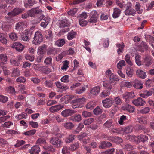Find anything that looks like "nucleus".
I'll list each match as a JSON object with an SVG mask.
<instances>
[{
    "label": "nucleus",
    "instance_id": "obj_40",
    "mask_svg": "<svg viewBox=\"0 0 154 154\" xmlns=\"http://www.w3.org/2000/svg\"><path fill=\"white\" fill-rule=\"evenodd\" d=\"M112 83L111 82L105 81L103 82V87L106 88L108 89V90H110L112 88Z\"/></svg>",
    "mask_w": 154,
    "mask_h": 154
},
{
    "label": "nucleus",
    "instance_id": "obj_4",
    "mask_svg": "<svg viewBox=\"0 0 154 154\" xmlns=\"http://www.w3.org/2000/svg\"><path fill=\"white\" fill-rule=\"evenodd\" d=\"M42 36L40 32L38 31L35 34L33 43L35 45L40 44L43 41Z\"/></svg>",
    "mask_w": 154,
    "mask_h": 154
},
{
    "label": "nucleus",
    "instance_id": "obj_20",
    "mask_svg": "<svg viewBox=\"0 0 154 154\" xmlns=\"http://www.w3.org/2000/svg\"><path fill=\"white\" fill-rule=\"evenodd\" d=\"M152 92L151 90H146L143 92V93L140 94V96L144 98H146L148 97L151 96Z\"/></svg>",
    "mask_w": 154,
    "mask_h": 154
},
{
    "label": "nucleus",
    "instance_id": "obj_50",
    "mask_svg": "<svg viewBox=\"0 0 154 154\" xmlns=\"http://www.w3.org/2000/svg\"><path fill=\"white\" fill-rule=\"evenodd\" d=\"M7 5H0V13L6 14H7L6 9Z\"/></svg>",
    "mask_w": 154,
    "mask_h": 154
},
{
    "label": "nucleus",
    "instance_id": "obj_13",
    "mask_svg": "<svg viewBox=\"0 0 154 154\" xmlns=\"http://www.w3.org/2000/svg\"><path fill=\"white\" fill-rule=\"evenodd\" d=\"M135 139H137L136 143H138L140 142L143 143L146 142L148 140V138L147 136L141 134L137 136Z\"/></svg>",
    "mask_w": 154,
    "mask_h": 154
},
{
    "label": "nucleus",
    "instance_id": "obj_27",
    "mask_svg": "<svg viewBox=\"0 0 154 154\" xmlns=\"http://www.w3.org/2000/svg\"><path fill=\"white\" fill-rule=\"evenodd\" d=\"M35 3V0H28L24 2V6L26 8H29L32 6Z\"/></svg>",
    "mask_w": 154,
    "mask_h": 154
},
{
    "label": "nucleus",
    "instance_id": "obj_41",
    "mask_svg": "<svg viewBox=\"0 0 154 154\" xmlns=\"http://www.w3.org/2000/svg\"><path fill=\"white\" fill-rule=\"evenodd\" d=\"M140 59V56L138 54H136L135 56V62L136 64L139 66H140L141 65Z\"/></svg>",
    "mask_w": 154,
    "mask_h": 154
},
{
    "label": "nucleus",
    "instance_id": "obj_35",
    "mask_svg": "<svg viewBox=\"0 0 154 154\" xmlns=\"http://www.w3.org/2000/svg\"><path fill=\"white\" fill-rule=\"evenodd\" d=\"M20 72L18 68H14L12 69L11 73L12 77L18 76L20 75Z\"/></svg>",
    "mask_w": 154,
    "mask_h": 154
},
{
    "label": "nucleus",
    "instance_id": "obj_59",
    "mask_svg": "<svg viewBox=\"0 0 154 154\" xmlns=\"http://www.w3.org/2000/svg\"><path fill=\"white\" fill-rule=\"evenodd\" d=\"M45 86L49 88H51L53 87V82L50 80H46L44 82Z\"/></svg>",
    "mask_w": 154,
    "mask_h": 154
},
{
    "label": "nucleus",
    "instance_id": "obj_36",
    "mask_svg": "<svg viewBox=\"0 0 154 154\" xmlns=\"http://www.w3.org/2000/svg\"><path fill=\"white\" fill-rule=\"evenodd\" d=\"M126 73L128 77H132L133 75V69L131 67H128L126 70Z\"/></svg>",
    "mask_w": 154,
    "mask_h": 154
},
{
    "label": "nucleus",
    "instance_id": "obj_37",
    "mask_svg": "<svg viewBox=\"0 0 154 154\" xmlns=\"http://www.w3.org/2000/svg\"><path fill=\"white\" fill-rule=\"evenodd\" d=\"M56 49L53 48H50L48 49L47 51V54L48 55H54L56 53Z\"/></svg>",
    "mask_w": 154,
    "mask_h": 154
},
{
    "label": "nucleus",
    "instance_id": "obj_39",
    "mask_svg": "<svg viewBox=\"0 0 154 154\" xmlns=\"http://www.w3.org/2000/svg\"><path fill=\"white\" fill-rule=\"evenodd\" d=\"M65 43V41L64 39H59L56 41L55 45L59 47H60L63 46Z\"/></svg>",
    "mask_w": 154,
    "mask_h": 154
},
{
    "label": "nucleus",
    "instance_id": "obj_25",
    "mask_svg": "<svg viewBox=\"0 0 154 154\" xmlns=\"http://www.w3.org/2000/svg\"><path fill=\"white\" fill-rule=\"evenodd\" d=\"M47 46L45 44H44L40 47L38 48V53L41 55H42L45 52Z\"/></svg>",
    "mask_w": 154,
    "mask_h": 154
},
{
    "label": "nucleus",
    "instance_id": "obj_3",
    "mask_svg": "<svg viewBox=\"0 0 154 154\" xmlns=\"http://www.w3.org/2000/svg\"><path fill=\"white\" fill-rule=\"evenodd\" d=\"M12 8L11 6H9L8 7V10L6 11L7 13L8 16L10 17H12L16 16L19 14L21 13L24 10V9L23 8H17L14 9L11 12H9V10H10Z\"/></svg>",
    "mask_w": 154,
    "mask_h": 154
},
{
    "label": "nucleus",
    "instance_id": "obj_63",
    "mask_svg": "<svg viewBox=\"0 0 154 154\" xmlns=\"http://www.w3.org/2000/svg\"><path fill=\"white\" fill-rule=\"evenodd\" d=\"M150 110L149 107H145L141 109L140 111V113L143 114H146L149 113Z\"/></svg>",
    "mask_w": 154,
    "mask_h": 154
},
{
    "label": "nucleus",
    "instance_id": "obj_61",
    "mask_svg": "<svg viewBox=\"0 0 154 154\" xmlns=\"http://www.w3.org/2000/svg\"><path fill=\"white\" fill-rule=\"evenodd\" d=\"M69 77L68 75H65L63 76L61 78V81L62 82L64 83H68L69 81Z\"/></svg>",
    "mask_w": 154,
    "mask_h": 154
},
{
    "label": "nucleus",
    "instance_id": "obj_6",
    "mask_svg": "<svg viewBox=\"0 0 154 154\" xmlns=\"http://www.w3.org/2000/svg\"><path fill=\"white\" fill-rule=\"evenodd\" d=\"M148 46L146 42L142 41L138 45H137L136 47L137 50L138 51L143 52L145 50L147 49Z\"/></svg>",
    "mask_w": 154,
    "mask_h": 154
},
{
    "label": "nucleus",
    "instance_id": "obj_47",
    "mask_svg": "<svg viewBox=\"0 0 154 154\" xmlns=\"http://www.w3.org/2000/svg\"><path fill=\"white\" fill-rule=\"evenodd\" d=\"M136 137L133 135L127 134V136H126V139L130 141H134L136 142L137 139H135Z\"/></svg>",
    "mask_w": 154,
    "mask_h": 154
},
{
    "label": "nucleus",
    "instance_id": "obj_46",
    "mask_svg": "<svg viewBox=\"0 0 154 154\" xmlns=\"http://www.w3.org/2000/svg\"><path fill=\"white\" fill-rule=\"evenodd\" d=\"M0 41L2 43L6 44L7 43V40L5 38V35L0 33Z\"/></svg>",
    "mask_w": 154,
    "mask_h": 154
},
{
    "label": "nucleus",
    "instance_id": "obj_52",
    "mask_svg": "<svg viewBox=\"0 0 154 154\" xmlns=\"http://www.w3.org/2000/svg\"><path fill=\"white\" fill-rule=\"evenodd\" d=\"M9 38L13 41H15L18 39L17 35L14 33H11L9 35Z\"/></svg>",
    "mask_w": 154,
    "mask_h": 154
},
{
    "label": "nucleus",
    "instance_id": "obj_7",
    "mask_svg": "<svg viewBox=\"0 0 154 154\" xmlns=\"http://www.w3.org/2000/svg\"><path fill=\"white\" fill-rule=\"evenodd\" d=\"M42 11V10L39 9V8H32L29 11V14L30 16L35 17L37 16L38 15H40Z\"/></svg>",
    "mask_w": 154,
    "mask_h": 154
},
{
    "label": "nucleus",
    "instance_id": "obj_30",
    "mask_svg": "<svg viewBox=\"0 0 154 154\" xmlns=\"http://www.w3.org/2000/svg\"><path fill=\"white\" fill-rule=\"evenodd\" d=\"M76 34V32L72 30L68 33L67 38L69 40H71L75 37Z\"/></svg>",
    "mask_w": 154,
    "mask_h": 154
},
{
    "label": "nucleus",
    "instance_id": "obj_21",
    "mask_svg": "<svg viewBox=\"0 0 154 154\" xmlns=\"http://www.w3.org/2000/svg\"><path fill=\"white\" fill-rule=\"evenodd\" d=\"M143 83L140 81L135 80L134 82L133 87L135 88L140 89L143 88Z\"/></svg>",
    "mask_w": 154,
    "mask_h": 154
},
{
    "label": "nucleus",
    "instance_id": "obj_58",
    "mask_svg": "<svg viewBox=\"0 0 154 154\" xmlns=\"http://www.w3.org/2000/svg\"><path fill=\"white\" fill-rule=\"evenodd\" d=\"M70 149L66 146H64L62 149V152L63 154H70Z\"/></svg>",
    "mask_w": 154,
    "mask_h": 154
},
{
    "label": "nucleus",
    "instance_id": "obj_24",
    "mask_svg": "<svg viewBox=\"0 0 154 154\" xmlns=\"http://www.w3.org/2000/svg\"><path fill=\"white\" fill-rule=\"evenodd\" d=\"M49 21L50 19L49 17H47L45 18L42 20V21L41 23V26L44 28H45L49 23Z\"/></svg>",
    "mask_w": 154,
    "mask_h": 154
},
{
    "label": "nucleus",
    "instance_id": "obj_49",
    "mask_svg": "<svg viewBox=\"0 0 154 154\" xmlns=\"http://www.w3.org/2000/svg\"><path fill=\"white\" fill-rule=\"evenodd\" d=\"M134 93L132 92H126V102H128V100L127 99L132 98L134 97Z\"/></svg>",
    "mask_w": 154,
    "mask_h": 154
},
{
    "label": "nucleus",
    "instance_id": "obj_17",
    "mask_svg": "<svg viewBox=\"0 0 154 154\" xmlns=\"http://www.w3.org/2000/svg\"><path fill=\"white\" fill-rule=\"evenodd\" d=\"M63 105H62L60 104L56 105L51 107L49 108V110L52 112H55L59 111L63 108Z\"/></svg>",
    "mask_w": 154,
    "mask_h": 154
},
{
    "label": "nucleus",
    "instance_id": "obj_45",
    "mask_svg": "<svg viewBox=\"0 0 154 154\" xmlns=\"http://www.w3.org/2000/svg\"><path fill=\"white\" fill-rule=\"evenodd\" d=\"M64 127L67 129H71L74 127V125L70 122H67L64 124Z\"/></svg>",
    "mask_w": 154,
    "mask_h": 154
},
{
    "label": "nucleus",
    "instance_id": "obj_16",
    "mask_svg": "<svg viewBox=\"0 0 154 154\" xmlns=\"http://www.w3.org/2000/svg\"><path fill=\"white\" fill-rule=\"evenodd\" d=\"M11 26L9 24L8 21L3 22L2 24V29L4 31L8 32L11 29Z\"/></svg>",
    "mask_w": 154,
    "mask_h": 154
},
{
    "label": "nucleus",
    "instance_id": "obj_2",
    "mask_svg": "<svg viewBox=\"0 0 154 154\" xmlns=\"http://www.w3.org/2000/svg\"><path fill=\"white\" fill-rule=\"evenodd\" d=\"M85 98H77L73 100L71 102L72 107L73 108H81L82 106V104L85 101Z\"/></svg>",
    "mask_w": 154,
    "mask_h": 154
},
{
    "label": "nucleus",
    "instance_id": "obj_60",
    "mask_svg": "<svg viewBox=\"0 0 154 154\" xmlns=\"http://www.w3.org/2000/svg\"><path fill=\"white\" fill-rule=\"evenodd\" d=\"M125 65V62L124 60H122L119 61L117 65V68L119 69H121L123 66Z\"/></svg>",
    "mask_w": 154,
    "mask_h": 154
},
{
    "label": "nucleus",
    "instance_id": "obj_26",
    "mask_svg": "<svg viewBox=\"0 0 154 154\" xmlns=\"http://www.w3.org/2000/svg\"><path fill=\"white\" fill-rule=\"evenodd\" d=\"M110 82L111 83H116L118 81L119 79L117 76L114 75L113 73L111 74L109 77Z\"/></svg>",
    "mask_w": 154,
    "mask_h": 154
},
{
    "label": "nucleus",
    "instance_id": "obj_43",
    "mask_svg": "<svg viewBox=\"0 0 154 154\" xmlns=\"http://www.w3.org/2000/svg\"><path fill=\"white\" fill-rule=\"evenodd\" d=\"M103 112L102 109L99 106L97 107L94 109L93 112L96 115H98L101 114Z\"/></svg>",
    "mask_w": 154,
    "mask_h": 154
},
{
    "label": "nucleus",
    "instance_id": "obj_8",
    "mask_svg": "<svg viewBox=\"0 0 154 154\" xmlns=\"http://www.w3.org/2000/svg\"><path fill=\"white\" fill-rule=\"evenodd\" d=\"M103 106L106 108H109L111 107L114 103V100L110 98H106L102 101Z\"/></svg>",
    "mask_w": 154,
    "mask_h": 154
},
{
    "label": "nucleus",
    "instance_id": "obj_55",
    "mask_svg": "<svg viewBox=\"0 0 154 154\" xmlns=\"http://www.w3.org/2000/svg\"><path fill=\"white\" fill-rule=\"evenodd\" d=\"M84 127V126L83 123H80L76 128V130H75L74 131V133L75 134L78 133Z\"/></svg>",
    "mask_w": 154,
    "mask_h": 154
},
{
    "label": "nucleus",
    "instance_id": "obj_62",
    "mask_svg": "<svg viewBox=\"0 0 154 154\" xmlns=\"http://www.w3.org/2000/svg\"><path fill=\"white\" fill-rule=\"evenodd\" d=\"M27 117V115L26 113L23 112L18 115L17 119L19 120H20L22 119H26Z\"/></svg>",
    "mask_w": 154,
    "mask_h": 154
},
{
    "label": "nucleus",
    "instance_id": "obj_19",
    "mask_svg": "<svg viewBox=\"0 0 154 154\" xmlns=\"http://www.w3.org/2000/svg\"><path fill=\"white\" fill-rule=\"evenodd\" d=\"M74 113L73 110L67 109L61 112V114L63 116L67 117L71 116Z\"/></svg>",
    "mask_w": 154,
    "mask_h": 154
},
{
    "label": "nucleus",
    "instance_id": "obj_5",
    "mask_svg": "<svg viewBox=\"0 0 154 154\" xmlns=\"http://www.w3.org/2000/svg\"><path fill=\"white\" fill-rule=\"evenodd\" d=\"M32 34V32L30 30H25L21 35V40L24 41L29 42V37Z\"/></svg>",
    "mask_w": 154,
    "mask_h": 154
},
{
    "label": "nucleus",
    "instance_id": "obj_33",
    "mask_svg": "<svg viewBox=\"0 0 154 154\" xmlns=\"http://www.w3.org/2000/svg\"><path fill=\"white\" fill-rule=\"evenodd\" d=\"M121 13V11L117 8H114V12L112 14V17L114 18H117L119 16Z\"/></svg>",
    "mask_w": 154,
    "mask_h": 154
},
{
    "label": "nucleus",
    "instance_id": "obj_1",
    "mask_svg": "<svg viewBox=\"0 0 154 154\" xmlns=\"http://www.w3.org/2000/svg\"><path fill=\"white\" fill-rule=\"evenodd\" d=\"M62 137V135L60 133L53 134L50 140V143L57 148L62 146L63 142L60 139Z\"/></svg>",
    "mask_w": 154,
    "mask_h": 154
},
{
    "label": "nucleus",
    "instance_id": "obj_42",
    "mask_svg": "<svg viewBox=\"0 0 154 154\" xmlns=\"http://www.w3.org/2000/svg\"><path fill=\"white\" fill-rule=\"evenodd\" d=\"M96 105V103L94 102L90 101L86 105V108L87 109H92Z\"/></svg>",
    "mask_w": 154,
    "mask_h": 154
},
{
    "label": "nucleus",
    "instance_id": "obj_38",
    "mask_svg": "<svg viewBox=\"0 0 154 154\" xmlns=\"http://www.w3.org/2000/svg\"><path fill=\"white\" fill-rule=\"evenodd\" d=\"M24 26V24L23 22H18L16 24L15 29L17 31H20L23 29Z\"/></svg>",
    "mask_w": 154,
    "mask_h": 154
},
{
    "label": "nucleus",
    "instance_id": "obj_23",
    "mask_svg": "<svg viewBox=\"0 0 154 154\" xmlns=\"http://www.w3.org/2000/svg\"><path fill=\"white\" fill-rule=\"evenodd\" d=\"M144 125H136L134 126V128L135 132L136 133H141L143 131L144 129Z\"/></svg>",
    "mask_w": 154,
    "mask_h": 154
},
{
    "label": "nucleus",
    "instance_id": "obj_54",
    "mask_svg": "<svg viewBox=\"0 0 154 154\" xmlns=\"http://www.w3.org/2000/svg\"><path fill=\"white\" fill-rule=\"evenodd\" d=\"M126 110L130 112H133L134 111V108L129 104H126Z\"/></svg>",
    "mask_w": 154,
    "mask_h": 154
},
{
    "label": "nucleus",
    "instance_id": "obj_11",
    "mask_svg": "<svg viewBox=\"0 0 154 154\" xmlns=\"http://www.w3.org/2000/svg\"><path fill=\"white\" fill-rule=\"evenodd\" d=\"M92 16L90 17L88 20L89 22L92 23H95L97 21L98 15L97 12L96 11H93L92 12Z\"/></svg>",
    "mask_w": 154,
    "mask_h": 154
},
{
    "label": "nucleus",
    "instance_id": "obj_22",
    "mask_svg": "<svg viewBox=\"0 0 154 154\" xmlns=\"http://www.w3.org/2000/svg\"><path fill=\"white\" fill-rule=\"evenodd\" d=\"M136 73L137 76L138 77L142 79H144L146 77L147 75L146 72L142 70L138 69L136 71Z\"/></svg>",
    "mask_w": 154,
    "mask_h": 154
},
{
    "label": "nucleus",
    "instance_id": "obj_15",
    "mask_svg": "<svg viewBox=\"0 0 154 154\" xmlns=\"http://www.w3.org/2000/svg\"><path fill=\"white\" fill-rule=\"evenodd\" d=\"M55 85L56 87L60 89V91L62 92L64 90H66L68 88L66 86H64V84L60 82L57 81L55 82Z\"/></svg>",
    "mask_w": 154,
    "mask_h": 154
},
{
    "label": "nucleus",
    "instance_id": "obj_29",
    "mask_svg": "<svg viewBox=\"0 0 154 154\" xmlns=\"http://www.w3.org/2000/svg\"><path fill=\"white\" fill-rule=\"evenodd\" d=\"M70 119L73 121L80 122L82 120V117L79 114L75 115L70 117Z\"/></svg>",
    "mask_w": 154,
    "mask_h": 154
},
{
    "label": "nucleus",
    "instance_id": "obj_28",
    "mask_svg": "<svg viewBox=\"0 0 154 154\" xmlns=\"http://www.w3.org/2000/svg\"><path fill=\"white\" fill-rule=\"evenodd\" d=\"M104 126L108 129L110 128L113 126V120L112 119H109L107 120L103 124Z\"/></svg>",
    "mask_w": 154,
    "mask_h": 154
},
{
    "label": "nucleus",
    "instance_id": "obj_51",
    "mask_svg": "<svg viewBox=\"0 0 154 154\" xmlns=\"http://www.w3.org/2000/svg\"><path fill=\"white\" fill-rule=\"evenodd\" d=\"M36 130L35 129L30 130L24 133V135L27 136H32L34 135L36 133Z\"/></svg>",
    "mask_w": 154,
    "mask_h": 154
},
{
    "label": "nucleus",
    "instance_id": "obj_64",
    "mask_svg": "<svg viewBox=\"0 0 154 154\" xmlns=\"http://www.w3.org/2000/svg\"><path fill=\"white\" fill-rule=\"evenodd\" d=\"M52 58L49 56L46 58L45 60L44 61V63L46 65H51L52 63Z\"/></svg>",
    "mask_w": 154,
    "mask_h": 154
},
{
    "label": "nucleus",
    "instance_id": "obj_32",
    "mask_svg": "<svg viewBox=\"0 0 154 154\" xmlns=\"http://www.w3.org/2000/svg\"><path fill=\"white\" fill-rule=\"evenodd\" d=\"M75 138V135L73 134L69 135L66 137L65 139V141L66 143H69L72 142L74 140Z\"/></svg>",
    "mask_w": 154,
    "mask_h": 154
},
{
    "label": "nucleus",
    "instance_id": "obj_34",
    "mask_svg": "<svg viewBox=\"0 0 154 154\" xmlns=\"http://www.w3.org/2000/svg\"><path fill=\"white\" fill-rule=\"evenodd\" d=\"M0 60L1 62L3 63H6L7 61V57L5 54H0Z\"/></svg>",
    "mask_w": 154,
    "mask_h": 154
},
{
    "label": "nucleus",
    "instance_id": "obj_9",
    "mask_svg": "<svg viewBox=\"0 0 154 154\" xmlns=\"http://www.w3.org/2000/svg\"><path fill=\"white\" fill-rule=\"evenodd\" d=\"M12 47L17 51L21 52L24 50V46L19 42H15L13 44Z\"/></svg>",
    "mask_w": 154,
    "mask_h": 154
},
{
    "label": "nucleus",
    "instance_id": "obj_10",
    "mask_svg": "<svg viewBox=\"0 0 154 154\" xmlns=\"http://www.w3.org/2000/svg\"><path fill=\"white\" fill-rule=\"evenodd\" d=\"M132 103L137 106H144L146 103V102L141 97H138L137 99L132 100Z\"/></svg>",
    "mask_w": 154,
    "mask_h": 154
},
{
    "label": "nucleus",
    "instance_id": "obj_56",
    "mask_svg": "<svg viewBox=\"0 0 154 154\" xmlns=\"http://www.w3.org/2000/svg\"><path fill=\"white\" fill-rule=\"evenodd\" d=\"M77 11V9L74 8L69 11L67 13L70 16H73L75 14Z\"/></svg>",
    "mask_w": 154,
    "mask_h": 154
},
{
    "label": "nucleus",
    "instance_id": "obj_57",
    "mask_svg": "<svg viewBox=\"0 0 154 154\" xmlns=\"http://www.w3.org/2000/svg\"><path fill=\"white\" fill-rule=\"evenodd\" d=\"M124 44L121 45L119 43L116 44V46L118 48L117 50V52L118 54H120L122 52L123 49L124 48Z\"/></svg>",
    "mask_w": 154,
    "mask_h": 154
},
{
    "label": "nucleus",
    "instance_id": "obj_31",
    "mask_svg": "<svg viewBox=\"0 0 154 154\" xmlns=\"http://www.w3.org/2000/svg\"><path fill=\"white\" fill-rule=\"evenodd\" d=\"M109 139L112 142L116 144L119 143L122 141V139L117 137H110L109 138Z\"/></svg>",
    "mask_w": 154,
    "mask_h": 154
},
{
    "label": "nucleus",
    "instance_id": "obj_53",
    "mask_svg": "<svg viewBox=\"0 0 154 154\" xmlns=\"http://www.w3.org/2000/svg\"><path fill=\"white\" fill-rule=\"evenodd\" d=\"M26 143V142L23 140H17V143L14 145V146L15 147H18L22 145L25 144Z\"/></svg>",
    "mask_w": 154,
    "mask_h": 154
},
{
    "label": "nucleus",
    "instance_id": "obj_12",
    "mask_svg": "<svg viewBox=\"0 0 154 154\" xmlns=\"http://www.w3.org/2000/svg\"><path fill=\"white\" fill-rule=\"evenodd\" d=\"M131 2H128L127 4V8L126 10V15H133L135 13V11L131 7Z\"/></svg>",
    "mask_w": 154,
    "mask_h": 154
},
{
    "label": "nucleus",
    "instance_id": "obj_18",
    "mask_svg": "<svg viewBox=\"0 0 154 154\" xmlns=\"http://www.w3.org/2000/svg\"><path fill=\"white\" fill-rule=\"evenodd\" d=\"M40 151V149L39 146L35 145L32 147L29 151L31 154H39Z\"/></svg>",
    "mask_w": 154,
    "mask_h": 154
},
{
    "label": "nucleus",
    "instance_id": "obj_48",
    "mask_svg": "<svg viewBox=\"0 0 154 154\" xmlns=\"http://www.w3.org/2000/svg\"><path fill=\"white\" fill-rule=\"evenodd\" d=\"M8 100V98L7 97L4 96L2 95H0V102L5 103H6Z\"/></svg>",
    "mask_w": 154,
    "mask_h": 154
},
{
    "label": "nucleus",
    "instance_id": "obj_44",
    "mask_svg": "<svg viewBox=\"0 0 154 154\" xmlns=\"http://www.w3.org/2000/svg\"><path fill=\"white\" fill-rule=\"evenodd\" d=\"M110 94V91L109 90H105L101 93L100 96L101 97H105L108 96Z\"/></svg>",
    "mask_w": 154,
    "mask_h": 154
},
{
    "label": "nucleus",
    "instance_id": "obj_14",
    "mask_svg": "<svg viewBox=\"0 0 154 154\" xmlns=\"http://www.w3.org/2000/svg\"><path fill=\"white\" fill-rule=\"evenodd\" d=\"M100 88L98 86H95L92 88L90 92V95L92 97L97 96L100 92Z\"/></svg>",
    "mask_w": 154,
    "mask_h": 154
}]
</instances>
